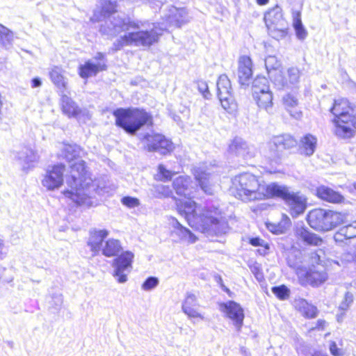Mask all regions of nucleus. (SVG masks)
<instances>
[{"label": "nucleus", "instance_id": "1", "mask_svg": "<svg viewBox=\"0 0 356 356\" xmlns=\"http://www.w3.org/2000/svg\"><path fill=\"white\" fill-rule=\"evenodd\" d=\"M102 21L104 23L99 27V32L108 38H113L122 32L134 29L120 36L113 43L111 48L113 53L120 51L125 46L149 47L159 40L160 33L154 28L141 29L138 23L130 22L129 19L119 15L106 16L102 17Z\"/></svg>", "mask_w": 356, "mask_h": 356}, {"label": "nucleus", "instance_id": "2", "mask_svg": "<svg viewBox=\"0 0 356 356\" xmlns=\"http://www.w3.org/2000/svg\"><path fill=\"white\" fill-rule=\"evenodd\" d=\"M230 193L237 199L243 196L251 197L249 200H262L264 198H281L282 200H307L299 192L291 191L289 188L271 183L268 185L261 184L256 176L251 173H242L232 179Z\"/></svg>", "mask_w": 356, "mask_h": 356}, {"label": "nucleus", "instance_id": "3", "mask_svg": "<svg viewBox=\"0 0 356 356\" xmlns=\"http://www.w3.org/2000/svg\"><path fill=\"white\" fill-rule=\"evenodd\" d=\"M195 202H180L177 205L179 213L187 220L195 229L206 233L216 231L227 223L222 213L218 209H207L200 215L195 211Z\"/></svg>", "mask_w": 356, "mask_h": 356}, {"label": "nucleus", "instance_id": "4", "mask_svg": "<svg viewBox=\"0 0 356 356\" xmlns=\"http://www.w3.org/2000/svg\"><path fill=\"white\" fill-rule=\"evenodd\" d=\"M115 125L129 135H135L145 126H152V115L143 108L129 107L119 108L113 111Z\"/></svg>", "mask_w": 356, "mask_h": 356}, {"label": "nucleus", "instance_id": "5", "mask_svg": "<svg viewBox=\"0 0 356 356\" xmlns=\"http://www.w3.org/2000/svg\"><path fill=\"white\" fill-rule=\"evenodd\" d=\"M70 177L67 178V184L70 188L64 191L65 197L70 200H82L80 199L81 191L89 187L92 180L86 170V163L83 160H78L70 165Z\"/></svg>", "mask_w": 356, "mask_h": 356}, {"label": "nucleus", "instance_id": "6", "mask_svg": "<svg viewBox=\"0 0 356 356\" xmlns=\"http://www.w3.org/2000/svg\"><path fill=\"white\" fill-rule=\"evenodd\" d=\"M264 21L270 37L277 40L286 38L288 34L289 25L283 17L282 9L280 6L276 5L266 11L264 14Z\"/></svg>", "mask_w": 356, "mask_h": 356}, {"label": "nucleus", "instance_id": "7", "mask_svg": "<svg viewBox=\"0 0 356 356\" xmlns=\"http://www.w3.org/2000/svg\"><path fill=\"white\" fill-rule=\"evenodd\" d=\"M298 282L302 286L318 287L327 280V273L324 269L315 266L306 268L300 266L296 269Z\"/></svg>", "mask_w": 356, "mask_h": 356}, {"label": "nucleus", "instance_id": "8", "mask_svg": "<svg viewBox=\"0 0 356 356\" xmlns=\"http://www.w3.org/2000/svg\"><path fill=\"white\" fill-rule=\"evenodd\" d=\"M163 19L165 23L164 27L160 29V32L158 31L157 28L154 24L152 28H154L157 33H160L159 38L162 34L161 31L170 27L179 28L182 25L189 22L188 12L185 8H177L175 6H170V8L163 16Z\"/></svg>", "mask_w": 356, "mask_h": 356}, {"label": "nucleus", "instance_id": "9", "mask_svg": "<svg viewBox=\"0 0 356 356\" xmlns=\"http://www.w3.org/2000/svg\"><path fill=\"white\" fill-rule=\"evenodd\" d=\"M218 97L223 108L231 112L234 106V101L232 95L231 82L225 74H221L217 81Z\"/></svg>", "mask_w": 356, "mask_h": 356}, {"label": "nucleus", "instance_id": "10", "mask_svg": "<svg viewBox=\"0 0 356 356\" xmlns=\"http://www.w3.org/2000/svg\"><path fill=\"white\" fill-rule=\"evenodd\" d=\"M219 309L225 316L233 321L238 331H240L245 318L244 311L241 306L235 301L229 300L218 304Z\"/></svg>", "mask_w": 356, "mask_h": 356}, {"label": "nucleus", "instance_id": "11", "mask_svg": "<svg viewBox=\"0 0 356 356\" xmlns=\"http://www.w3.org/2000/svg\"><path fill=\"white\" fill-rule=\"evenodd\" d=\"M193 175L202 191L212 195L215 191L213 183L216 175L204 165L194 168Z\"/></svg>", "mask_w": 356, "mask_h": 356}, {"label": "nucleus", "instance_id": "12", "mask_svg": "<svg viewBox=\"0 0 356 356\" xmlns=\"http://www.w3.org/2000/svg\"><path fill=\"white\" fill-rule=\"evenodd\" d=\"M134 254L130 251H125L120 254H118L117 257L113 261V266L115 267L113 275L118 277L120 283L127 281V275L122 273L127 268L132 267Z\"/></svg>", "mask_w": 356, "mask_h": 356}, {"label": "nucleus", "instance_id": "13", "mask_svg": "<svg viewBox=\"0 0 356 356\" xmlns=\"http://www.w3.org/2000/svg\"><path fill=\"white\" fill-rule=\"evenodd\" d=\"M280 63L274 56H269L265 59V66L268 76L277 87L287 86V81L280 70Z\"/></svg>", "mask_w": 356, "mask_h": 356}, {"label": "nucleus", "instance_id": "14", "mask_svg": "<svg viewBox=\"0 0 356 356\" xmlns=\"http://www.w3.org/2000/svg\"><path fill=\"white\" fill-rule=\"evenodd\" d=\"M65 165L62 163L55 165L51 170H48L42 179V185L48 190L58 188L63 181Z\"/></svg>", "mask_w": 356, "mask_h": 356}, {"label": "nucleus", "instance_id": "15", "mask_svg": "<svg viewBox=\"0 0 356 356\" xmlns=\"http://www.w3.org/2000/svg\"><path fill=\"white\" fill-rule=\"evenodd\" d=\"M194 185L195 184L188 176H179L172 183L176 193L188 200H192L194 198V196L192 195L195 191Z\"/></svg>", "mask_w": 356, "mask_h": 356}, {"label": "nucleus", "instance_id": "16", "mask_svg": "<svg viewBox=\"0 0 356 356\" xmlns=\"http://www.w3.org/2000/svg\"><path fill=\"white\" fill-rule=\"evenodd\" d=\"M297 140L289 134L274 136L270 142V147L275 151V156H280L285 149H289L297 145Z\"/></svg>", "mask_w": 356, "mask_h": 356}, {"label": "nucleus", "instance_id": "17", "mask_svg": "<svg viewBox=\"0 0 356 356\" xmlns=\"http://www.w3.org/2000/svg\"><path fill=\"white\" fill-rule=\"evenodd\" d=\"M252 63L249 56H242L238 59V79L241 86L249 85L252 76Z\"/></svg>", "mask_w": 356, "mask_h": 356}, {"label": "nucleus", "instance_id": "18", "mask_svg": "<svg viewBox=\"0 0 356 356\" xmlns=\"http://www.w3.org/2000/svg\"><path fill=\"white\" fill-rule=\"evenodd\" d=\"M100 10H95L90 20L93 22L102 21V17L117 15V0H100Z\"/></svg>", "mask_w": 356, "mask_h": 356}, {"label": "nucleus", "instance_id": "19", "mask_svg": "<svg viewBox=\"0 0 356 356\" xmlns=\"http://www.w3.org/2000/svg\"><path fill=\"white\" fill-rule=\"evenodd\" d=\"M309 225L314 229L326 232L325 211L321 209H315L309 212L307 216Z\"/></svg>", "mask_w": 356, "mask_h": 356}, {"label": "nucleus", "instance_id": "20", "mask_svg": "<svg viewBox=\"0 0 356 356\" xmlns=\"http://www.w3.org/2000/svg\"><path fill=\"white\" fill-rule=\"evenodd\" d=\"M107 68L106 62L93 63L88 60L83 65L79 67V74L81 78L86 79L92 76H95L99 72L104 71Z\"/></svg>", "mask_w": 356, "mask_h": 356}, {"label": "nucleus", "instance_id": "21", "mask_svg": "<svg viewBox=\"0 0 356 356\" xmlns=\"http://www.w3.org/2000/svg\"><path fill=\"white\" fill-rule=\"evenodd\" d=\"M229 153L247 159L252 156L247 143L240 137H235L229 145Z\"/></svg>", "mask_w": 356, "mask_h": 356}, {"label": "nucleus", "instance_id": "22", "mask_svg": "<svg viewBox=\"0 0 356 356\" xmlns=\"http://www.w3.org/2000/svg\"><path fill=\"white\" fill-rule=\"evenodd\" d=\"M295 235L298 241L303 242L307 245L318 246L323 243V239L321 237L302 227L296 229Z\"/></svg>", "mask_w": 356, "mask_h": 356}, {"label": "nucleus", "instance_id": "23", "mask_svg": "<svg viewBox=\"0 0 356 356\" xmlns=\"http://www.w3.org/2000/svg\"><path fill=\"white\" fill-rule=\"evenodd\" d=\"M354 238H356V221L340 227L334 234V239L337 243H343Z\"/></svg>", "mask_w": 356, "mask_h": 356}, {"label": "nucleus", "instance_id": "24", "mask_svg": "<svg viewBox=\"0 0 356 356\" xmlns=\"http://www.w3.org/2000/svg\"><path fill=\"white\" fill-rule=\"evenodd\" d=\"M108 234L106 229H95L90 233L88 245L90 250L95 253H97L102 248V243Z\"/></svg>", "mask_w": 356, "mask_h": 356}, {"label": "nucleus", "instance_id": "25", "mask_svg": "<svg viewBox=\"0 0 356 356\" xmlns=\"http://www.w3.org/2000/svg\"><path fill=\"white\" fill-rule=\"evenodd\" d=\"M198 306L195 295L189 294L184 301L182 309L184 312L191 318L203 319V316L197 312Z\"/></svg>", "mask_w": 356, "mask_h": 356}, {"label": "nucleus", "instance_id": "26", "mask_svg": "<svg viewBox=\"0 0 356 356\" xmlns=\"http://www.w3.org/2000/svg\"><path fill=\"white\" fill-rule=\"evenodd\" d=\"M64 71L59 67L54 66L49 72L51 81L55 86L63 93L67 90V79L63 75Z\"/></svg>", "mask_w": 356, "mask_h": 356}, {"label": "nucleus", "instance_id": "27", "mask_svg": "<svg viewBox=\"0 0 356 356\" xmlns=\"http://www.w3.org/2000/svg\"><path fill=\"white\" fill-rule=\"evenodd\" d=\"M282 100L285 108L291 117L297 120L302 117V112L298 108V99L296 94L288 93L283 97Z\"/></svg>", "mask_w": 356, "mask_h": 356}, {"label": "nucleus", "instance_id": "28", "mask_svg": "<svg viewBox=\"0 0 356 356\" xmlns=\"http://www.w3.org/2000/svg\"><path fill=\"white\" fill-rule=\"evenodd\" d=\"M317 139L310 134L305 135L300 141L299 150L301 154L312 156L316 148Z\"/></svg>", "mask_w": 356, "mask_h": 356}, {"label": "nucleus", "instance_id": "29", "mask_svg": "<svg viewBox=\"0 0 356 356\" xmlns=\"http://www.w3.org/2000/svg\"><path fill=\"white\" fill-rule=\"evenodd\" d=\"M296 309L301 313L305 318H314L317 316V307L309 303L304 298H300L296 300Z\"/></svg>", "mask_w": 356, "mask_h": 356}, {"label": "nucleus", "instance_id": "30", "mask_svg": "<svg viewBox=\"0 0 356 356\" xmlns=\"http://www.w3.org/2000/svg\"><path fill=\"white\" fill-rule=\"evenodd\" d=\"M326 232L344 223L346 220V214L334 211H325Z\"/></svg>", "mask_w": 356, "mask_h": 356}, {"label": "nucleus", "instance_id": "31", "mask_svg": "<svg viewBox=\"0 0 356 356\" xmlns=\"http://www.w3.org/2000/svg\"><path fill=\"white\" fill-rule=\"evenodd\" d=\"M61 107L63 113L70 118L76 117L81 112L76 104L66 95H62Z\"/></svg>", "mask_w": 356, "mask_h": 356}, {"label": "nucleus", "instance_id": "32", "mask_svg": "<svg viewBox=\"0 0 356 356\" xmlns=\"http://www.w3.org/2000/svg\"><path fill=\"white\" fill-rule=\"evenodd\" d=\"M122 250L120 242L118 239L109 238L106 241L102 248V254L107 257L117 256Z\"/></svg>", "mask_w": 356, "mask_h": 356}, {"label": "nucleus", "instance_id": "33", "mask_svg": "<svg viewBox=\"0 0 356 356\" xmlns=\"http://www.w3.org/2000/svg\"><path fill=\"white\" fill-rule=\"evenodd\" d=\"M15 158L21 163H31L38 161L37 153L31 147L24 146L19 152L15 153Z\"/></svg>", "mask_w": 356, "mask_h": 356}, {"label": "nucleus", "instance_id": "34", "mask_svg": "<svg viewBox=\"0 0 356 356\" xmlns=\"http://www.w3.org/2000/svg\"><path fill=\"white\" fill-rule=\"evenodd\" d=\"M253 98L260 108L266 110L268 113H272L273 93L270 90L268 92L254 96Z\"/></svg>", "mask_w": 356, "mask_h": 356}, {"label": "nucleus", "instance_id": "35", "mask_svg": "<svg viewBox=\"0 0 356 356\" xmlns=\"http://www.w3.org/2000/svg\"><path fill=\"white\" fill-rule=\"evenodd\" d=\"M316 195L322 200H343V197L340 193L325 186L317 188Z\"/></svg>", "mask_w": 356, "mask_h": 356}, {"label": "nucleus", "instance_id": "36", "mask_svg": "<svg viewBox=\"0 0 356 356\" xmlns=\"http://www.w3.org/2000/svg\"><path fill=\"white\" fill-rule=\"evenodd\" d=\"M269 90V82L266 77L257 76L252 81V97L257 96L259 94L264 93L265 92H268Z\"/></svg>", "mask_w": 356, "mask_h": 356}, {"label": "nucleus", "instance_id": "37", "mask_svg": "<svg viewBox=\"0 0 356 356\" xmlns=\"http://www.w3.org/2000/svg\"><path fill=\"white\" fill-rule=\"evenodd\" d=\"M81 152V149L77 145H65L62 156L67 161L70 163L79 157Z\"/></svg>", "mask_w": 356, "mask_h": 356}, {"label": "nucleus", "instance_id": "38", "mask_svg": "<svg viewBox=\"0 0 356 356\" xmlns=\"http://www.w3.org/2000/svg\"><path fill=\"white\" fill-rule=\"evenodd\" d=\"M163 138V135L160 134H146L143 136V140L146 143L147 149L149 152H154L156 148L159 146Z\"/></svg>", "mask_w": 356, "mask_h": 356}, {"label": "nucleus", "instance_id": "39", "mask_svg": "<svg viewBox=\"0 0 356 356\" xmlns=\"http://www.w3.org/2000/svg\"><path fill=\"white\" fill-rule=\"evenodd\" d=\"M283 76L285 78L288 84L283 87H277L279 89L296 88V85L298 83L300 78L299 70L296 67L289 68L286 76L284 75Z\"/></svg>", "mask_w": 356, "mask_h": 356}, {"label": "nucleus", "instance_id": "40", "mask_svg": "<svg viewBox=\"0 0 356 356\" xmlns=\"http://www.w3.org/2000/svg\"><path fill=\"white\" fill-rule=\"evenodd\" d=\"M331 113L337 118L339 115L352 111L351 108L349 106L348 101L346 99H341L335 100L332 107L330 108Z\"/></svg>", "mask_w": 356, "mask_h": 356}, {"label": "nucleus", "instance_id": "41", "mask_svg": "<svg viewBox=\"0 0 356 356\" xmlns=\"http://www.w3.org/2000/svg\"><path fill=\"white\" fill-rule=\"evenodd\" d=\"M335 124V134L341 138H349L353 136L355 133V126H350L341 123H334Z\"/></svg>", "mask_w": 356, "mask_h": 356}, {"label": "nucleus", "instance_id": "42", "mask_svg": "<svg viewBox=\"0 0 356 356\" xmlns=\"http://www.w3.org/2000/svg\"><path fill=\"white\" fill-rule=\"evenodd\" d=\"M13 38V33L0 24V47L9 49L12 46Z\"/></svg>", "mask_w": 356, "mask_h": 356}, {"label": "nucleus", "instance_id": "43", "mask_svg": "<svg viewBox=\"0 0 356 356\" xmlns=\"http://www.w3.org/2000/svg\"><path fill=\"white\" fill-rule=\"evenodd\" d=\"M286 204L287 211L293 218L303 213L307 207L305 202H286Z\"/></svg>", "mask_w": 356, "mask_h": 356}, {"label": "nucleus", "instance_id": "44", "mask_svg": "<svg viewBox=\"0 0 356 356\" xmlns=\"http://www.w3.org/2000/svg\"><path fill=\"white\" fill-rule=\"evenodd\" d=\"M151 191L154 197L158 199L169 198L172 195V191L168 186L161 184L154 186Z\"/></svg>", "mask_w": 356, "mask_h": 356}, {"label": "nucleus", "instance_id": "45", "mask_svg": "<svg viewBox=\"0 0 356 356\" xmlns=\"http://www.w3.org/2000/svg\"><path fill=\"white\" fill-rule=\"evenodd\" d=\"M271 291L280 300H286L291 295L290 289L284 284L273 286Z\"/></svg>", "mask_w": 356, "mask_h": 356}, {"label": "nucleus", "instance_id": "46", "mask_svg": "<svg viewBox=\"0 0 356 356\" xmlns=\"http://www.w3.org/2000/svg\"><path fill=\"white\" fill-rule=\"evenodd\" d=\"M174 149L175 146L172 142L163 136L162 141L160 143L159 146L156 148L154 152H159L162 155H166L171 153Z\"/></svg>", "mask_w": 356, "mask_h": 356}, {"label": "nucleus", "instance_id": "47", "mask_svg": "<svg viewBox=\"0 0 356 356\" xmlns=\"http://www.w3.org/2000/svg\"><path fill=\"white\" fill-rule=\"evenodd\" d=\"M175 173L165 167L163 164H159L157 167V174L155 175L156 179L168 181L171 180Z\"/></svg>", "mask_w": 356, "mask_h": 356}, {"label": "nucleus", "instance_id": "48", "mask_svg": "<svg viewBox=\"0 0 356 356\" xmlns=\"http://www.w3.org/2000/svg\"><path fill=\"white\" fill-rule=\"evenodd\" d=\"M334 123H341L356 127V116L350 112L345 113L333 120Z\"/></svg>", "mask_w": 356, "mask_h": 356}, {"label": "nucleus", "instance_id": "49", "mask_svg": "<svg viewBox=\"0 0 356 356\" xmlns=\"http://www.w3.org/2000/svg\"><path fill=\"white\" fill-rule=\"evenodd\" d=\"M293 28L296 31V34L299 40H305L307 35V32L303 26L301 19L299 17L293 19Z\"/></svg>", "mask_w": 356, "mask_h": 356}, {"label": "nucleus", "instance_id": "50", "mask_svg": "<svg viewBox=\"0 0 356 356\" xmlns=\"http://www.w3.org/2000/svg\"><path fill=\"white\" fill-rule=\"evenodd\" d=\"M159 279L156 277H147L141 285V288L144 291H150L154 289L159 284Z\"/></svg>", "mask_w": 356, "mask_h": 356}, {"label": "nucleus", "instance_id": "51", "mask_svg": "<svg viewBox=\"0 0 356 356\" xmlns=\"http://www.w3.org/2000/svg\"><path fill=\"white\" fill-rule=\"evenodd\" d=\"M248 243L254 247H262L265 251H268L270 248L269 244L259 237L250 238Z\"/></svg>", "mask_w": 356, "mask_h": 356}, {"label": "nucleus", "instance_id": "52", "mask_svg": "<svg viewBox=\"0 0 356 356\" xmlns=\"http://www.w3.org/2000/svg\"><path fill=\"white\" fill-rule=\"evenodd\" d=\"M267 228L275 234H281L286 232V227L282 225L281 222L278 224H267Z\"/></svg>", "mask_w": 356, "mask_h": 356}, {"label": "nucleus", "instance_id": "53", "mask_svg": "<svg viewBox=\"0 0 356 356\" xmlns=\"http://www.w3.org/2000/svg\"><path fill=\"white\" fill-rule=\"evenodd\" d=\"M197 89L200 93L202 94L204 98L209 99L211 93L209 90V87L206 81L200 80L197 82Z\"/></svg>", "mask_w": 356, "mask_h": 356}, {"label": "nucleus", "instance_id": "54", "mask_svg": "<svg viewBox=\"0 0 356 356\" xmlns=\"http://www.w3.org/2000/svg\"><path fill=\"white\" fill-rule=\"evenodd\" d=\"M354 301V297L353 294L349 292H347L344 295V298L341 302V307L342 309L346 310L348 309L350 305L353 304Z\"/></svg>", "mask_w": 356, "mask_h": 356}, {"label": "nucleus", "instance_id": "55", "mask_svg": "<svg viewBox=\"0 0 356 356\" xmlns=\"http://www.w3.org/2000/svg\"><path fill=\"white\" fill-rule=\"evenodd\" d=\"M330 351L334 356H340L341 355L340 349L338 348L334 341H332L330 344Z\"/></svg>", "mask_w": 356, "mask_h": 356}, {"label": "nucleus", "instance_id": "56", "mask_svg": "<svg viewBox=\"0 0 356 356\" xmlns=\"http://www.w3.org/2000/svg\"><path fill=\"white\" fill-rule=\"evenodd\" d=\"M252 273L254 274V277L257 280H261L264 278V275L260 268L257 266H252L250 268Z\"/></svg>", "mask_w": 356, "mask_h": 356}, {"label": "nucleus", "instance_id": "57", "mask_svg": "<svg viewBox=\"0 0 356 356\" xmlns=\"http://www.w3.org/2000/svg\"><path fill=\"white\" fill-rule=\"evenodd\" d=\"M325 324H326L325 321H324L323 319H319L317 321L316 326L314 327H312L310 329V330H314L315 329L324 330V328L325 327Z\"/></svg>", "mask_w": 356, "mask_h": 356}, {"label": "nucleus", "instance_id": "58", "mask_svg": "<svg viewBox=\"0 0 356 356\" xmlns=\"http://www.w3.org/2000/svg\"><path fill=\"white\" fill-rule=\"evenodd\" d=\"M31 88H38L42 85V81L39 77H35L31 80Z\"/></svg>", "mask_w": 356, "mask_h": 356}, {"label": "nucleus", "instance_id": "59", "mask_svg": "<svg viewBox=\"0 0 356 356\" xmlns=\"http://www.w3.org/2000/svg\"><path fill=\"white\" fill-rule=\"evenodd\" d=\"M186 233L188 235V242L194 243L197 240V237L188 229H185Z\"/></svg>", "mask_w": 356, "mask_h": 356}, {"label": "nucleus", "instance_id": "60", "mask_svg": "<svg viewBox=\"0 0 356 356\" xmlns=\"http://www.w3.org/2000/svg\"><path fill=\"white\" fill-rule=\"evenodd\" d=\"M94 59L99 61V62H105L104 60V54L101 53V52H98L95 56H94Z\"/></svg>", "mask_w": 356, "mask_h": 356}, {"label": "nucleus", "instance_id": "61", "mask_svg": "<svg viewBox=\"0 0 356 356\" xmlns=\"http://www.w3.org/2000/svg\"><path fill=\"white\" fill-rule=\"evenodd\" d=\"M215 280L217 282V283L220 285L221 288L225 286V284L223 283L222 278L220 275H216L215 276Z\"/></svg>", "mask_w": 356, "mask_h": 356}, {"label": "nucleus", "instance_id": "62", "mask_svg": "<svg viewBox=\"0 0 356 356\" xmlns=\"http://www.w3.org/2000/svg\"><path fill=\"white\" fill-rule=\"evenodd\" d=\"M123 203L129 208L136 207L139 204V202H123Z\"/></svg>", "mask_w": 356, "mask_h": 356}, {"label": "nucleus", "instance_id": "63", "mask_svg": "<svg viewBox=\"0 0 356 356\" xmlns=\"http://www.w3.org/2000/svg\"><path fill=\"white\" fill-rule=\"evenodd\" d=\"M222 289L224 291H225L229 295V296H232V295H233L232 292L227 286H225Z\"/></svg>", "mask_w": 356, "mask_h": 356}, {"label": "nucleus", "instance_id": "64", "mask_svg": "<svg viewBox=\"0 0 356 356\" xmlns=\"http://www.w3.org/2000/svg\"><path fill=\"white\" fill-rule=\"evenodd\" d=\"M312 356H328L326 354H323L321 352L316 351L313 353Z\"/></svg>", "mask_w": 356, "mask_h": 356}]
</instances>
